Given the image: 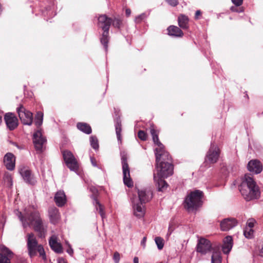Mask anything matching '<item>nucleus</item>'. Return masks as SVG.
<instances>
[{
    "label": "nucleus",
    "instance_id": "1",
    "mask_svg": "<svg viewBox=\"0 0 263 263\" xmlns=\"http://www.w3.org/2000/svg\"><path fill=\"white\" fill-rule=\"evenodd\" d=\"M150 132L154 143L159 147L155 149L157 176L168 177L173 174L174 167L171 157L168 152L164 151V146L159 141L156 130L154 128H151Z\"/></svg>",
    "mask_w": 263,
    "mask_h": 263
},
{
    "label": "nucleus",
    "instance_id": "2",
    "mask_svg": "<svg viewBox=\"0 0 263 263\" xmlns=\"http://www.w3.org/2000/svg\"><path fill=\"white\" fill-rule=\"evenodd\" d=\"M16 214L22 222L24 228L32 224L34 230L38 233V236L40 238L45 237L46 229L43 225V220L37 210L33 207L25 209L24 215L18 211H17Z\"/></svg>",
    "mask_w": 263,
    "mask_h": 263
},
{
    "label": "nucleus",
    "instance_id": "3",
    "mask_svg": "<svg viewBox=\"0 0 263 263\" xmlns=\"http://www.w3.org/2000/svg\"><path fill=\"white\" fill-rule=\"evenodd\" d=\"M238 187L242 196L247 201L258 199L260 196L259 187L250 175H245Z\"/></svg>",
    "mask_w": 263,
    "mask_h": 263
},
{
    "label": "nucleus",
    "instance_id": "4",
    "mask_svg": "<svg viewBox=\"0 0 263 263\" xmlns=\"http://www.w3.org/2000/svg\"><path fill=\"white\" fill-rule=\"evenodd\" d=\"M204 193L199 190L191 191L185 197L184 206L188 211L197 210L203 203Z\"/></svg>",
    "mask_w": 263,
    "mask_h": 263
},
{
    "label": "nucleus",
    "instance_id": "5",
    "mask_svg": "<svg viewBox=\"0 0 263 263\" xmlns=\"http://www.w3.org/2000/svg\"><path fill=\"white\" fill-rule=\"evenodd\" d=\"M98 21V27L103 31L100 42L106 51L109 40V30L111 24V18L107 17L106 14H102L99 16Z\"/></svg>",
    "mask_w": 263,
    "mask_h": 263
},
{
    "label": "nucleus",
    "instance_id": "6",
    "mask_svg": "<svg viewBox=\"0 0 263 263\" xmlns=\"http://www.w3.org/2000/svg\"><path fill=\"white\" fill-rule=\"evenodd\" d=\"M121 157L123 175V182L125 185L128 187H130L133 186V182L130 177L129 168L127 163L126 154L125 152H121Z\"/></svg>",
    "mask_w": 263,
    "mask_h": 263
},
{
    "label": "nucleus",
    "instance_id": "7",
    "mask_svg": "<svg viewBox=\"0 0 263 263\" xmlns=\"http://www.w3.org/2000/svg\"><path fill=\"white\" fill-rule=\"evenodd\" d=\"M62 154L67 167L70 171H77L79 169V165L73 154L69 150H64L62 152Z\"/></svg>",
    "mask_w": 263,
    "mask_h": 263
},
{
    "label": "nucleus",
    "instance_id": "8",
    "mask_svg": "<svg viewBox=\"0 0 263 263\" xmlns=\"http://www.w3.org/2000/svg\"><path fill=\"white\" fill-rule=\"evenodd\" d=\"M133 214L138 218H141L144 216L145 209L143 205L145 203L139 201L136 195H133L131 198Z\"/></svg>",
    "mask_w": 263,
    "mask_h": 263
},
{
    "label": "nucleus",
    "instance_id": "9",
    "mask_svg": "<svg viewBox=\"0 0 263 263\" xmlns=\"http://www.w3.org/2000/svg\"><path fill=\"white\" fill-rule=\"evenodd\" d=\"M220 152L218 147L214 142H211L210 147L206 154L204 162L209 164L216 163L218 160Z\"/></svg>",
    "mask_w": 263,
    "mask_h": 263
},
{
    "label": "nucleus",
    "instance_id": "10",
    "mask_svg": "<svg viewBox=\"0 0 263 263\" xmlns=\"http://www.w3.org/2000/svg\"><path fill=\"white\" fill-rule=\"evenodd\" d=\"M34 148L37 153H42L45 148L46 139L44 137L40 130L35 132L32 137Z\"/></svg>",
    "mask_w": 263,
    "mask_h": 263
},
{
    "label": "nucleus",
    "instance_id": "11",
    "mask_svg": "<svg viewBox=\"0 0 263 263\" xmlns=\"http://www.w3.org/2000/svg\"><path fill=\"white\" fill-rule=\"evenodd\" d=\"M55 0H46L45 3V6L41 10L42 15L45 17V20L48 21V19L54 17L56 15Z\"/></svg>",
    "mask_w": 263,
    "mask_h": 263
},
{
    "label": "nucleus",
    "instance_id": "12",
    "mask_svg": "<svg viewBox=\"0 0 263 263\" xmlns=\"http://www.w3.org/2000/svg\"><path fill=\"white\" fill-rule=\"evenodd\" d=\"M17 112L19 118L24 125H31L33 122V114L27 110L22 105L17 108Z\"/></svg>",
    "mask_w": 263,
    "mask_h": 263
},
{
    "label": "nucleus",
    "instance_id": "13",
    "mask_svg": "<svg viewBox=\"0 0 263 263\" xmlns=\"http://www.w3.org/2000/svg\"><path fill=\"white\" fill-rule=\"evenodd\" d=\"M18 172L23 180L28 184L34 185L36 182V179L32 172L28 167L22 166L19 168Z\"/></svg>",
    "mask_w": 263,
    "mask_h": 263
},
{
    "label": "nucleus",
    "instance_id": "14",
    "mask_svg": "<svg viewBox=\"0 0 263 263\" xmlns=\"http://www.w3.org/2000/svg\"><path fill=\"white\" fill-rule=\"evenodd\" d=\"M39 246L37 241L33 233L27 235V246L29 255L32 257L36 254V249Z\"/></svg>",
    "mask_w": 263,
    "mask_h": 263
},
{
    "label": "nucleus",
    "instance_id": "15",
    "mask_svg": "<svg viewBox=\"0 0 263 263\" xmlns=\"http://www.w3.org/2000/svg\"><path fill=\"white\" fill-rule=\"evenodd\" d=\"M212 249V244L210 240L203 237L200 238L196 246V251L201 254H205Z\"/></svg>",
    "mask_w": 263,
    "mask_h": 263
},
{
    "label": "nucleus",
    "instance_id": "16",
    "mask_svg": "<svg viewBox=\"0 0 263 263\" xmlns=\"http://www.w3.org/2000/svg\"><path fill=\"white\" fill-rule=\"evenodd\" d=\"M262 164L257 159H252L249 161L247 164L248 170L254 174H260L262 171Z\"/></svg>",
    "mask_w": 263,
    "mask_h": 263
},
{
    "label": "nucleus",
    "instance_id": "17",
    "mask_svg": "<svg viewBox=\"0 0 263 263\" xmlns=\"http://www.w3.org/2000/svg\"><path fill=\"white\" fill-rule=\"evenodd\" d=\"M237 224L238 221L234 218H224L220 221V229L222 231H228L235 227Z\"/></svg>",
    "mask_w": 263,
    "mask_h": 263
},
{
    "label": "nucleus",
    "instance_id": "18",
    "mask_svg": "<svg viewBox=\"0 0 263 263\" xmlns=\"http://www.w3.org/2000/svg\"><path fill=\"white\" fill-rule=\"evenodd\" d=\"M4 120L9 130H14L18 125L17 119L12 113H7L4 116Z\"/></svg>",
    "mask_w": 263,
    "mask_h": 263
},
{
    "label": "nucleus",
    "instance_id": "19",
    "mask_svg": "<svg viewBox=\"0 0 263 263\" xmlns=\"http://www.w3.org/2000/svg\"><path fill=\"white\" fill-rule=\"evenodd\" d=\"M0 250V263H10V258L13 255L12 252L4 246H1Z\"/></svg>",
    "mask_w": 263,
    "mask_h": 263
},
{
    "label": "nucleus",
    "instance_id": "20",
    "mask_svg": "<svg viewBox=\"0 0 263 263\" xmlns=\"http://www.w3.org/2000/svg\"><path fill=\"white\" fill-rule=\"evenodd\" d=\"M6 168L12 171L15 168V157L11 153H7L4 157L3 160Z\"/></svg>",
    "mask_w": 263,
    "mask_h": 263
},
{
    "label": "nucleus",
    "instance_id": "21",
    "mask_svg": "<svg viewBox=\"0 0 263 263\" xmlns=\"http://www.w3.org/2000/svg\"><path fill=\"white\" fill-rule=\"evenodd\" d=\"M138 197H137V198L139 199V201L142 202V203H146L150 201L153 197V194L150 190H138Z\"/></svg>",
    "mask_w": 263,
    "mask_h": 263
},
{
    "label": "nucleus",
    "instance_id": "22",
    "mask_svg": "<svg viewBox=\"0 0 263 263\" xmlns=\"http://www.w3.org/2000/svg\"><path fill=\"white\" fill-rule=\"evenodd\" d=\"M49 245L51 249L57 253H62L63 248L61 244L58 242L57 236L53 235L49 239Z\"/></svg>",
    "mask_w": 263,
    "mask_h": 263
},
{
    "label": "nucleus",
    "instance_id": "23",
    "mask_svg": "<svg viewBox=\"0 0 263 263\" xmlns=\"http://www.w3.org/2000/svg\"><path fill=\"white\" fill-rule=\"evenodd\" d=\"M115 118L114 119L115 122V126L116 129V133L117 135V137L118 141H121V133L122 131L121 128V120L120 119V115L119 111H117L116 109H115Z\"/></svg>",
    "mask_w": 263,
    "mask_h": 263
},
{
    "label": "nucleus",
    "instance_id": "24",
    "mask_svg": "<svg viewBox=\"0 0 263 263\" xmlns=\"http://www.w3.org/2000/svg\"><path fill=\"white\" fill-rule=\"evenodd\" d=\"M233 246V240L231 236H227L223 238L222 250L224 254H228Z\"/></svg>",
    "mask_w": 263,
    "mask_h": 263
},
{
    "label": "nucleus",
    "instance_id": "25",
    "mask_svg": "<svg viewBox=\"0 0 263 263\" xmlns=\"http://www.w3.org/2000/svg\"><path fill=\"white\" fill-rule=\"evenodd\" d=\"M54 200L58 206H63L67 201L66 197L64 192L61 190L58 191L54 195Z\"/></svg>",
    "mask_w": 263,
    "mask_h": 263
},
{
    "label": "nucleus",
    "instance_id": "26",
    "mask_svg": "<svg viewBox=\"0 0 263 263\" xmlns=\"http://www.w3.org/2000/svg\"><path fill=\"white\" fill-rule=\"evenodd\" d=\"M48 214L51 223L57 224L60 217L59 209L55 207H51L48 210Z\"/></svg>",
    "mask_w": 263,
    "mask_h": 263
},
{
    "label": "nucleus",
    "instance_id": "27",
    "mask_svg": "<svg viewBox=\"0 0 263 263\" xmlns=\"http://www.w3.org/2000/svg\"><path fill=\"white\" fill-rule=\"evenodd\" d=\"M164 178L159 176H156L155 173H154V180L157 186L158 191L163 192L167 187V183L162 179Z\"/></svg>",
    "mask_w": 263,
    "mask_h": 263
},
{
    "label": "nucleus",
    "instance_id": "28",
    "mask_svg": "<svg viewBox=\"0 0 263 263\" xmlns=\"http://www.w3.org/2000/svg\"><path fill=\"white\" fill-rule=\"evenodd\" d=\"M168 34L175 37H181L183 35L182 31L178 27L170 26L167 28Z\"/></svg>",
    "mask_w": 263,
    "mask_h": 263
},
{
    "label": "nucleus",
    "instance_id": "29",
    "mask_svg": "<svg viewBox=\"0 0 263 263\" xmlns=\"http://www.w3.org/2000/svg\"><path fill=\"white\" fill-rule=\"evenodd\" d=\"M189 18L184 14H180L178 17V22L179 27L183 29H186L189 27Z\"/></svg>",
    "mask_w": 263,
    "mask_h": 263
},
{
    "label": "nucleus",
    "instance_id": "30",
    "mask_svg": "<svg viewBox=\"0 0 263 263\" xmlns=\"http://www.w3.org/2000/svg\"><path fill=\"white\" fill-rule=\"evenodd\" d=\"M77 127L80 131L87 135L91 134L92 132L90 126L86 123L78 122L77 124Z\"/></svg>",
    "mask_w": 263,
    "mask_h": 263
},
{
    "label": "nucleus",
    "instance_id": "31",
    "mask_svg": "<svg viewBox=\"0 0 263 263\" xmlns=\"http://www.w3.org/2000/svg\"><path fill=\"white\" fill-rule=\"evenodd\" d=\"M91 198L93 200V204L95 206L96 210L99 212L100 216H101L102 219H103L105 216V213L103 211V209L102 205L99 202V201L97 199L96 196L95 195H92L91 196Z\"/></svg>",
    "mask_w": 263,
    "mask_h": 263
},
{
    "label": "nucleus",
    "instance_id": "32",
    "mask_svg": "<svg viewBox=\"0 0 263 263\" xmlns=\"http://www.w3.org/2000/svg\"><path fill=\"white\" fill-rule=\"evenodd\" d=\"M112 26L118 30H120L123 26L122 20L119 16H114L111 18V24Z\"/></svg>",
    "mask_w": 263,
    "mask_h": 263
},
{
    "label": "nucleus",
    "instance_id": "33",
    "mask_svg": "<svg viewBox=\"0 0 263 263\" xmlns=\"http://www.w3.org/2000/svg\"><path fill=\"white\" fill-rule=\"evenodd\" d=\"M43 113L41 111H37L35 116L34 124L38 128L41 126L43 123Z\"/></svg>",
    "mask_w": 263,
    "mask_h": 263
},
{
    "label": "nucleus",
    "instance_id": "34",
    "mask_svg": "<svg viewBox=\"0 0 263 263\" xmlns=\"http://www.w3.org/2000/svg\"><path fill=\"white\" fill-rule=\"evenodd\" d=\"M221 257L218 251H214L211 257V263H221Z\"/></svg>",
    "mask_w": 263,
    "mask_h": 263
},
{
    "label": "nucleus",
    "instance_id": "35",
    "mask_svg": "<svg viewBox=\"0 0 263 263\" xmlns=\"http://www.w3.org/2000/svg\"><path fill=\"white\" fill-rule=\"evenodd\" d=\"M90 144L91 147L95 150L97 151L99 149V145L98 143V140L96 136H91L89 138Z\"/></svg>",
    "mask_w": 263,
    "mask_h": 263
},
{
    "label": "nucleus",
    "instance_id": "36",
    "mask_svg": "<svg viewBox=\"0 0 263 263\" xmlns=\"http://www.w3.org/2000/svg\"><path fill=\"white\" fill-rule=\"evenodd\" d=\"M3 179L8 186L11 187L12 186V179L11 175L9 173H5L4 175Z\"/></svg>",
    "mask_w": 263,
    "mask_h": 263
},
{
    "label": "nucleus",
    "instance_id": "37",
    "mask_svg": "<svg viewBox=\"0 0 263 263\" xmlns=\"http://www.w3.org/2000/svg\"><path fill=\"white\" fill-rule=\"evenodd\" d=\"M155 241L157 245L158 250H162L164 247L163 239L160 237H156L155 238Z\"/></svg>",
    "mask_w": 263,
    "mask_h": 263
},
{
    "label": "nucleus",
    "instance_id": "38",
    "mask_svg": "<svg viewBox=\"0 0 263 263\" xmlns=\"http://www.w3.org/2000/svg\"><path fill=\"white\" fill-rule=\"evenodd\" d=\"M254 231L252 229H249L248 230H245L243 231V234L248 239L252 238L253 236Z\"/></svg>",
    "mask_w": 263,
    "mask_h": 263
},
{
    "label": "nucleus",
    "instance_id": "39",
    "mask_svg": "<svg viewBox=\"0 0 263 263\" xmlns=\"http://www.w3.org/2000/svg\"><path fill=\"white\" fill-rule=\"evenodd\" d=\"M138 137L140 140L145 141L147 139V134L144 131L140 130L138 133Z\"/></svg>",
    "mask_w": 263,
    "mask_h": 263
},
{
    "label": "nucleus",
    "instance_id": "40",
    "mask_svg": "<svg viewBox=\"0 0 263 263\" xmlns=\"http://www.w3.org/2000/svg\"><path fill=\"white\" fill-rule=\"evenodd\" d=\"M147 15L145 13H143L139 15H138L135 18V22L136 23H140L142 20L146 18Z\"/></svg>",
    "mask_w": 263,
    "mask_h": 263
},
{
    "label": "nucleus",
    "instance_id": "41",
    "mask_svg": "<svg viewBox=\"0 0 263 263\" xmlns=\"http://www.w3.org/2000/svg\"><path fill=\"white\" fill-rule=\"evenodd\" d=\"M113 260L115 263H119L120 260V254L118 252L116 251L114 252L113 255Z\"/></svg>",
    "mask_w": 263,
    "mask_h": 263
},
{
    "label": "nucleus",
    "instance_id": "42",
    "mask_svg": "<svg viewBox=\"0 0 263 263\" xmlns=\"http://www.w3.org/2000/svg\"><path fill=\"white\" fill-rule=\"evenodd\" d=\"M38 251L40 253V256H42L43 258L45 257V253L43 247L41 245H39L37 247L36 251Z\"/></svg>",
    "mask_w": 263,
    "mask_h": 263
},
{
    "label": "nucleus",
    "instance_id": "43",
    "mask_svg": "<svg viewBox=\"0 0 263 263\" xmlns=\"http://www.w3.org/2000/svg\"><path fill=\"white\" fill-rule=\"evenodd\" d=\"M167 3L173 7H175L178 4V0H165Z\"/></svg>",
    "mask_w": 263,
    "mask_h": 263
},
{
    "label": "nucleus",
    "instance_id": "44",
    "mask_svg": "<svg viewBox=\"0 0 263 263\" xmlns=\"http://www.w3.org/2000/svg\"><path fill=\"white\" fill-rule=\"evenodd\" d=\"M232 3L236 7L241 6L243 3V0H231Z\"/></svg>",
    "mask_w": 263,
    "mask_h": 263
},
{
    "label": "nucleus",
    "instance_id": "45",
    "mask_svg": "<svg viewBox=\"0 0 263 263\" xmlns=\"http://www.w3.org/2000/svg\"><path fill=\"white\" fill-rule=\"evenodd\" d=\"M230 10L232 12H238V13L243 12L242 9H241L240 8H237L236 7H235V6H232L230 8Z\"/></svg>",
    "mask_w": 263,
    "mask_h": 263
},
{
    "label": "nucleus",
    "instance_id": "46",
    "mask_svg": "<svg viewBox=\"0 0 263 263\" xmlns=\"http://www.w3.org/2000/svg\"><path fill=\"white\" fill-rule=\"evenodd\" d=\"M255 220L253 219H249L247 222V225L250 229H252L254 226Z\"/></svg>",
    "mask_w": 263,
    "mask_h": 263
},
{
    "label": "nucleus",
    "instance_id": "47",
    "mask_svg": "<svg viewBox=\"0 0 263 263\" xmlns=\"http://www.w3.org/2000/svg\"><path fill=\"white\" fill-rule=\"evenodd\" d=\"M90 159L91 163L92 165V166H93L94 167H99L98 165H97V161H96V160L95 158H93V157L90 156Z\"/></svg>",
    "mask_w": 263,
    "mask_h": 263
},
{
    "label": "nucleus",
    "instance_id": "48",
    "mask_svg": "<svg viewBox=\"0 0 263 263\" xmlns=\"http://www.w3.org/2000/svg\"><path fill=\"white\" fill-rule=\"evenodd\" d=\"M66 243L69 246V249H68L66 251L67 253H68L70 255H72L73 253V249H72V248L71 247L70 245H69V243L66 241Z\"/></svg>",
    "mask_w": 263,
    "mask_h": 263
},
{
    "label": "nucleus",
    "instance_id": "49",
    "mask_svg": "<svg viewBox=\"0 0 263 263\" xmlns=\"http://www.w3.org/2000/svg\"><path fill=\"white\" fill-rule=\"evenodd\" d=\"M146 237H144L141 241V245L144 248L146 245Z\"/></svg>",
    "mask_w": 263,
    "mask_h": 263
},
{
    "label": "nucleus",
    "instance_id": "50",
    "mask_svg": "<svg viewBox=\"0 0 263 263\" xmlns=\"http://www.w3.org/2000/svg\"><path fill=\"white\" fill-rule=\"evenodd\" d=\"M58 263H68L67 261L63 258L61 257L58 259Z\"/></svg>",
    "mask_w": 263,
    "mask_h": 263
},
{
    "label": "nucleus",
    "instance_id": "51",
    "mask_svg": "<svg viewBox=\"0 0 263 263\" xmlns=\"http://www.w3.org/2000/svg\"><path fill=\"white\" fill-rule=\"evenodd\" d=\"M125 13H126V15L127 16H129L131 14V11H130V9H128V8L126 9L125 10Z\"/></svg>",
    "mask_w": 263,
    "mask_h": 263
},
{
    "label": "nucleus",
    "instance_id": "52",
    "mask_svg": "<svg viewBox=\"0 0 263 263\" xmlns=\"http://www.w3.org/2000/svg\"><path fill=\"white\" fill-rule=\"evenodd\" d=\"M200 14H201V12L200 10L196 11V12L195 13V18L198 19V16L200 15Z\"/></svg>",
    "mask_w": 263,
    "mask_h": 263
},
{
    "label": "nucleus",
    "instance_id": "53",
    "mask_svg": "<svg viewBox=\"0 0 263 263\" xmlns=\"http://www.w3.org/2000/svg\"><path fill=\"white\" fill-rule=\"evenodd\" d=\"M4 115V112L3 111L0 110V124L2 122V118Z\"/></svg>",
    "mask_w": 263,
    "mask_h": 263
},
{
    "label": "nucleus",
    "instance_id": "54",
    "mask_svg": "<svg viewBox=\"0 0 263 263\" xmlns=\"http://www.w3.org/2000/svg\"><path fill=\"white\" fill-rule=\"evenodd\" d=\"M134 263H139V259L137 257H135L133 260Z\"/></svg>",
    "mask_w": 263,
    "mask_h": 263
},
{
    "label": "nucleus",
    "instance_id": "55",
    "mask_svg": "<svg viewBox=\"0 0 263 263\" xmlns=\"http://www.w3.org/2000/svg\"><path fill=\"white\" fill-rule=\"evenodd\" d=\"M220 14H218V18L220 16Z\"/></svg>",
    "mask_w": 263,
    "mask_h": 263
},
{
    "label": "nucleus",
    "instance_id": "56",
    "mask_svg": "<svg viewBox=\"0 0 263 263\" xmlns=\"http://www.w3.org/2000/svg\"><path fill=\"white\" fill-rule=\"evenodd\" d=\"M145 263H148V262H145Z\"/></svg>",
    "mask_w": 263,
    "mask_h": 263
}]
</instances>
